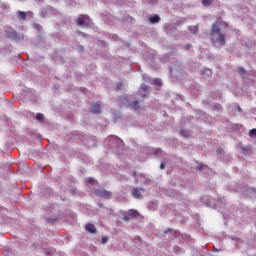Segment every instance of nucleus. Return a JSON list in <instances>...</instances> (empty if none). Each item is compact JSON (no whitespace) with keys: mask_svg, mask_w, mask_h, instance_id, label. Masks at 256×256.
<instances>
[{"mask_svg":"<svg viewBox=\"0 0 256 256\" xmlns=\"http://www.w3.org/2000/svg\"><path fill=\"white\" fill-rule=\"evenodd\" d=\"M76 25L79 27H87L89 25V16L87 15H80L79 18L76 20Z\"/></svg>","mask_w":256,"mask_h":256,"instance_id":"f257e3e1","label":"nucleus"},{"mask_svg":"<svg viewBox=\"0 0 256 256\" xmlns=\"http://www.w3.org/2000/svg\"><path fill=\"white\" fill-rule=\"evenodd\" d=\"M95 195L98 197H104V199H110L111 192L103 189L95 190Z\"/></svg>","mask_w":256,"mask_h":256,"instance_id":"f03ea898","label":"nucleus"},{"mask_svg":"<svg viewBox=\"0 0 256 256\" xmlns=\"http://www.w3.org/2000/svg\"><path fill=\"white\" fill-rule=\"evenodd\" d=\"M142 193H145V189H143V188H134L132 190V197H134L135 199H141V197H143Z\"/></svg>","mask_w":256,"mask_h":256,"instance_id":"7ed1b4c3","label":"nucleus"},{"mask_svg":"<svg viewBox=\"0 0 256 256\" xmlns=\"http://www.w3.org/2000/svg\"><path fill=\"white\" fill-rule=\"evenodd\" d=\"M85 229L88 233H91L92 235L97 234V228L91 223L86 224Z\"/></svg>","mask_w":256,"mask_h":256,"instance_id":"20e7f679","label":"nucleus"},{"mask_svg":"<svg viewBox=\"0 0 256 256\" xmlns=\"http://www.w3.org/2000/svg\"><path fill=\"white\" fill-rule=\"evenodd\" d=\"M90 111L92 113H101V104H98V103L92 104Z\"/></svg>","mask_w":256,"mask_h":256,"instance_id":"39448f33","label":"nucleus"},{"mask_svg":"<svg viewBox=\"0 0 256 256\" xmlns=\"http://www.w3.org/2000/svg\"><path fill=\"white\" fill-rule=\"evenodd\" d=\"M217 43L220 44L221 47H225V35L220 33L217 38Z\"/></svg>","mask_w":256,"mask_h":256,"instance_id":"423d86ee","label":"nucleus"},{"mask_svg":"<svg viewBox=\"0 0 256 256\" xmlns=\"http://www.w3.org/2000/svg\"><path fill=\"white\" fill-rule=\"evenodd\" d=\"M214 33H218V35L221 34V28L219 27V24H217V23H214L212 25L211 35H214Z\"/></svg>","mask_w":256,"mask_h":256,"instance_id":"0eeeda50","label":"nucleus"},{"mask_svg":"<svg viewBox=\"0 0 256 256\" xmlns=\"http://www.w3.org/2000/svg\"><path fill=\"white\" fill-rule=\"evenodd\" d=\"M180 135L185 139H189V137H191V132H189V130H181Z\"/></svg>","mask_w":256,"mask_h":256,"instance_id":"6e6552de","label":"nucleus"},{"mask_svg":"<svg viewBox=\"0 0 256 256\" xmlns=\"http://www.w3.org/2000/svg\"><path fill=\"white\" fill-rule=\"evenodd\" d=\"M18 17L21 21H25V19H27V13L23 11H18Z\"/></svg>","mask_w":256,"mask_h":256,"instance_id":"1a4fd4ad","label":"nucleus"},{"mask_svg":"<svg viewBox=\"0 0 256 256\" xmlns=\"http://www.w3.org/2000/svg\"><path fill=\"white\" fill-rule=\"evenodd\" d=\"M159 21H161V18L158 15L150 17V23H159Z\"/></svg>","mask_w":256,"mask_h":256,"instance_id":"9d476101","label":"nucleus"},{"mask_svg":"<svg viewBox=\"0 0 256 256\" xmlns=\"http://www.w3.org/2000/svg\"><path fill=\"white\" fill-rule=\"evenodd\" d=\"M36 120L39 121L40 123H43V121L45 120V116L42 113H38L36 115Z\"/></svg>","mask_w":256,"mask_h":256,"instance_id":"9b49d317","label":"nucleus"},{"mask_svg":"<svg viewBox=\"0 0 256 256\" xmlns=\"http://www.w3.org/2000/svg\"><path fill=\"white\" fill-rule=\"evenodd\" d=\"M241 149L244 155H249V153H251V147H242Z\"/></svg>","mask_w":256,"mask_h":256,"instance_id":"f8f14e48","label":"nucleus"},{"mask_svg":"<svg viewBox=\"0 0 256 256\" xmlns=\"http://www.w3.org/2000/svg\"><path fill=\"white\" fill-rule=\"evenodd\" d=\"M129 213H130V217H132V219L135 217H139V212L136 210H130Z\"/></svg>","mask_w":256,"mask_h":256,"instance_id":"ddd939ff","label":"nucleus"},{"mask_svg":"<svg viewBox=\"0 0 256 256\" xmlns=\"http://www.w3.org/2000/svg\"><path fill=\"white\" fill-rule=\"evenodd\" d=\"M211 3H213V0H202V5H204V7H209Z\"/></svg>","mask_w":256,"mask_h":256,"instance_id":"4468645a","label":"nucleus"},{"mask_svg":"<svg viewBox=\"0 0 256 256\" xmlns=\"http://www.w3.org/2000/svg\"><path fill=\"white\" fill-rule=\"evenodd\" d=\"M131 107H132V109H135V110L139 109V101H134L131 104Z\"/></svg>","mask_w":256,"mask_h":256,"instance_id":"2eb2a0df","label":"nucleus"},{"mask_svg":"<svg viewBox=\"0 0 256 256\" xmlns=\"http://www.w3.org/2000/svg\"><path fill=\"white\" fill-rule=\"evenodd\" d=\"M86 184H87V185H95V179H93V178H88L87 181H86Z\"/></svg>","mask_w":256,"mask_h":256,"instance_id":"dca6fc26","label":"nucleus"},{"mask_svg":"<svg viewBox=\"0 0 256 256\" xmlns=\"http://www.w3.org/2000/svg\"><path fill=\"white\" fill-rule=\"evenodd\" d=\"M238 73H240V75H245V73H247V70H245V68H243V67H240L238 69Z\"/></svg>","mask_w":256,"mask_h":256,"instance_id":"f3484780","label":"nucleus"},{"mask_svg":"<svg viewBox=\"0 0 256 256\" xmlns=\"http://www.w3.org/2000/svg\"><path fill=\"white\" fill-rule=\"evenodd\" d=\"M153 83H154L155 85H157V87H161V85H163V83H162L161 80H159V79H155V80L153 81Z\"/></svg>","mask_w":256,"mask_h":256,"instance_id":"a211bd4d","label":"nucleus"},{"mask_svg":"<svg viewBox=\"0 0 256 256\" xmlns=\"http://www.w3.org/2000/svg\"><path fill=\"white\" fill-rule=\"evenodd\" d=\"M147 89H148V87L145 84H142L140 87V91H143V93H147Z\"/></svg>","mask_w":256,"mask_h":256,"instance_id":"6ab92c4d","label":"nucleus"},{"mask_svg":"<svg viewBox=\"0 0 256 256\" xmlns=\"http://www.w3.org/2000/svg\"><path fill=\"white\" fill-rule=\"evenodd\" d=\"M131 219H132V217H131L130 212L128 214L124 215V221H131Z\"/></svg>","mask_w":256,"mask_h":256,"instance_id":"aec40b11","label":"nucleus"},{"mask_svg":"<svg viewBox=\"0 0 256 256\" xmlns=\"http://www.w3.org/2000/svg\"><path fill=\"white\" fill-rule=\"evenodd\" d=\"M250 137H256V129H252L249 132Z\"/></svg>","mask_w":256,"mask_h":256,"instance_id":"412c9836","label":"nucleus"},{"mask_svg":"<svg viewBox=\"0 0 256 256\" xmlns=\"http://www.w3.org/2000/svg\"><path fill=\"white\" fill-rule=\"evenodd\" d=\"M108 241H109V237H107V236L102 237L101 242L103 243V245H105V243H107Z\"/></svg>","mask_w":256,"mask_h":256,"instance_id":"4be33fe9","label":"nucleus"},{"mask_svg":"<svg viewBox=\"0 0 256 256\" xmlns=\"http://www.w3.org/2000/svg\"><path fill=\"white\" fill-rule=\"evenodd\" d=\"M123 87V83H118L116 86L117 91H121V88Z\"/></svg>","mask_w":256,"mask_h":256,"instance_id":"5701e85b","label":"nucleus"},{"mask_svg":"<svg viewBox=\"0 0 256 256\" xmlns=\"http://www.w3.org/2000/svg\"><path fill=\"white\" fill-rule=\"evenodd\" d=\"M184 47L186 51H189V49H191V44H186Z\"/></svg>","mask_w":256,"mask_h":256,"instance_id":"b1692460","label":"nucleus"},{"mask_svg":"<svg viewBox=\"0 0 256 256\" xmlns=\"http://www.w3.org/2000/svg\"><path fill=\"white\" fill-rule=\"evenodd\" d=\"M160 169H165V163L162 162V163L160 164Z\"/></svg>","mask_w":256,"mask_h":256,"instance_id":"393cba45","label":"nucleus"},{"mask_svg":"<svg viewBox=\"0 0 256 256\" xmlns=\"http://www.w3.org/2000/svg\"><path fill=\"white\" fill-rule=\"evenodd\" d=\"M159 153H162V151H161V149L158 148V149L156 150V155H159Z\"/></svg>","mask_w":256,"mask_h":256,"instance_id":"a878e982","label":"nucleus"},{"mask_svg":"<svg viewBox=\"0 0 256 256\" xmlns=\"http://www.w3.org/2000/svg\"><path fill=\"white\" fill-rule=\"evenodd\" d=\"M133 177H137V171H133Z\"/></svg>","mask_w":256,"mask_h":256,"instance_id":"bb28decb","label":"nucleus"},{"mask_svg":"<svg viewBox=\"0 0 256 256\" xmlns=\"http://www.w3.org/2000/svg\"><path fill=\"white\" fill-rule=\"evenodd\" d=\"M199 171H203V165L199 166Z\"/></svg>","mask_w":256,"mask_h":256,"instance_id":"cd10ccee","label":"nucleus"},{"mask_svg":"<svg viewBox=\"0 0 256 256\" xmlns=\"http://www.w3.org/2000/svg\"><path fill=\"white\" fill-rule=\"evenodd\" d=\"M45 255H46V256H50V255H51V252H45Z\"/></svg>","mask_w":256,"mask_h":256,"instance_id":"c85d7f7f","label":"nucleus"},{"mask_svg":"<svg viewBox=\"0 0 256 256\" xmlns=\"http://www.w3.org/2000/svg\"><path fill=\"white\" fill-rule=\"evenodd\" d=\"M165 233H171V229H167Z\"/></svg>","mask_w":256,"mask_h":256,"instance_id":"c756f323","label":"nucleus"},{"mask_svg":"<svg viewBox=\"0 0 256 256\" xmlns=\"http://www.w3.org/2000/svg\"><path fill=\"white\" fill-rule=\"evenodd\" d=\"M142 97H143V99H145V97H147V94H143Z\"/></svg>","mask_w":256,"mask_h":256,"instance_id":"7c9ffc66","label":"nucleus"},{"mask_svg":"<svg viewBox=\"0 0 256 256\" xmlns=\"http://www.w3.org/2000/svg\"><path fill=\"white\" fill-rule=\"evenodd\" d=\"M206 71H207L208 73H211V70H209V69H206Z\"/></svg>","mask_w":256,"mask_h":256,"instance_id":"2f4dec72","label":"nucleus"}]
</instances>
